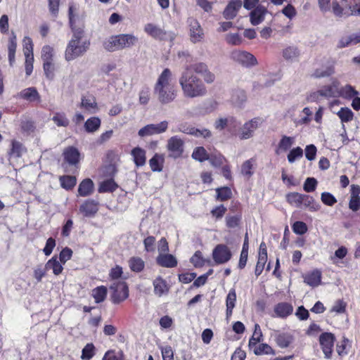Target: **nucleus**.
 I'll return each mask as SVG.
<instances>
[{
  "label": "nucleus",
  "mask_w": 360,
  "mask_h": 360,
  "mask_svg": "<svg viewBox=\"0 0 360 360\" xmlns=\"http://www.w3.org/2000/svg\"><path fill=\"white\" fill-rule=\"evenodd\" d=\"M22 42L24 55L33 54V43L32 39L29 37H25Z\"/></svg>",
  "instance_id": "obj_64"
},
{
  "label": "nucleus",
  "mask_w": 360,
  "mask_h": 360,
  "mask_svg": "<svg viewBox=\"0 0 360 360\" xmlns=\"http://www.w3.org/2000/svg\"><path fill=\"white\" fill-rule=\"evenodd\" d=\"M349 207L354 212L360 209V186L359 185H351Z\"/></svg>",
  "instance_id": "obj_17"
},
{
  "label": "nucleus",
  "mask_w": 360,
  "mask_h": 360,
  "mask_svg": "<svg viewBox=\"0 0 360 360\" xmlns=\"http://www.w3.org/2000/svg\"><path fill=\"white\" fill-rule=\"evenodd\" d=\"M143 30L148 35L155 39L172 41L175 38L174 32H167L159 25L152 22L146 23Z\"/></svg>",
  "instance_id": "obj_4"
},
{
  "label": "nucleus",
  "mask_w": 360,
  "mask_h": 360,
  "mask_svg": "<svg viewBox=\"0 0 360 360\" xmlns=\"http://www.w3.org/2000/svg\"><path fill=\"white\" fill-rule=\"evenodd\" d=\"M80 107L90 113H96L98 110L96 99L91 95L82 97Z\"/></svg>",
  "instance_id": "obj_19"
},
{
  "label": "nucleus",
  "mask_w": 360,
  "mask_h": 360,
  "mask_svg": "<svg viewBox=\"0 0 360 360\" xmlns=\"http://www.w3.org/2000/svg\"><path fill=\"white\" fill-rule=\"evenodd\" d=\"M262 338V333L259 324L255 325V330L252 336L249 340V347L252 348L256 346L261 340Z\"/></svg>",
  "instance_id": "obj_42"
},
{
  "label": "nucleus",
  "mask_w": 360,
  "mask_h": 360,
  "mask_svg": "<svg viewBox=\"0 0 360 360\" xmlns=\"http://www.w3.org/2000/svg\"><path fill=\"white\" fill-rule=\"evenodd\" d=\"M330 10L336 17L347 18L349 16V9L345 11L337 1L332 2Z\"/></svg>",
  "instance_id": "obj_40"
},
{
  "label": "nucleus",
  "mask_w": 360,
  "mask_h": 360,
  "mask_svg": "<svg viewBox=\"0 0 360 360\" xmlns=\"http://www.w3.org/2000/svg\"><path fill=\"white\" fill-rule=\"evenodd\" d=\"M274 311L278 316L285 318L292 313L293 307L289 303L281 302L275 307Z\"/></svg>",
  "instance_id": "obj_28"
},
{
  "label": "nucleus",
  "mask_w": 360,
  "mask_h": 360,
  "mask_svg": "<svg viewBox=\"0 0 360 360\" xmlns=\"http://www.w3.org/2000/svg\"><path fill=\"white\" fill-rule=\"evenodd\" d=\"M281 13L283 14L289 20H292L296 17L297 12L292 4H288L281 10Z\"/></svg>",
  "instance_id": "obj_57"
},
{
  "label": "nucleus",
  "mask_w": 360,
  "mask_h": 360,
  "mask_svg": "<svg viewBox=\"0 0 360 360\" xmlns=\"http://www.w3.org/2000/svg\"><path fill=\"white\" fill-rule=\"evenodd\" d=\"M292 231L297 235H303L307 231V224L303 221H295L292 226Z\"/></svg>",
  "instance_id": "obj_61"
},
{
  "label": "nucleus",
  "mask_w": 360,
  "mask_h": 360,
  "mask_svg": "<svg viewBox=\"0 0 360 360\" xmlns=\"http://www.w3.org/2000/svg\"><path fill=\"white\" fill-rule=\"evenodd\" d=\"M319 341L325 356L329 359L333 352L335 341L334 335L330 333H324L321 335Z\"/></svg>",
  "instance_id": "obj_14"
},
{
  "label": "nucleus",
  "mask_w": 360,
  "mask_h": 360,
  "mask_svg": "<svg viewBox=\"0 0 360 360\" xmlns=\"http://www.w3.org/2000/svg\"><path fill=\"white\" fill-rule=\"evenodd\" d=\"M101 121L98 117L89 118L84 123L85 130L89 133L97 131L101 126Z\"/></svg>",
  "instance_id": "obj_36"
},
{
  "label": "nucleus",
  "mask_w": 360,
  "mask_h": 360,
  "mask_svg": "<svg viewBox=\"0 0 360 360\" xmlns=\"http://www.w3.org/2000/svg\"><path fill=\"white\" fill-rule=\"evenodd\" d=\"M63 264L60 261H58L56 257H53L51 259H49L46 264V268L47 270L51 269L53 273L58 276L59 275L63 269Z\"/></svg>",
  "instance_id": "obj_32"
},
{
  "label": "nucleus",
  "mask_w": 360,
  "mask_h": 360,
  "mask_svg": "<svg viewBox=\"0 0 360 360\" xmlns=\"http://www.w3.org/2000/svg\"><path fill=\"white\" fill-rule=\"evenodd\" d=\"M121 49L131 47L138 41V38L131 34H118Z\"/></svg>",
  "instance_id": "obj_27"
},
{
  "label": "nucleus",
  "mask_w": 360,
  "mask_h": 360,
  "mask_svg": "<svg viewBox=\"0 0 360 360\" xmlns=\"http://www.w3.org/2000/svg\"><path fill=\"white\" fill-rule=\"evenodd\" d=\"M276 341L280 347L285 348L288 347L291 343L292 338L288 334L281 333L276 336Z\"/></svg>",
  "instance_id": "obj_49"
},
{
  "label": "nucleus",
  "mask_w": 360,
  "mask_h": 360,
  "mask_svg": "<svg viewBox=\"0 0 360 360\" xmlns=\"http://www.w3.org/2000/svg\"><path fill=\"white\" fill-rule=\"evenodd\" d=\"M347 302L342 300H338L334 302L330 311L337 314H344L346 311Z\"/></svg>",
  "instance_id": "obj_51"
},
{
  "label": "nucleus",
  "mask_w": 360,
  "mask_h": 360,
  "mask_svg": "<svg viewBox=\"0 0 360 360\" xmlns=\"http://www.w3.org/2000/svg\"><path fill=\"white\" fill-rule=\"evenodd\" d=\"M357 94L358 91H356L351 85H345V86L339 89L338 96H341L347 99L352 98Z\"/></svg>",
  "instance_id": "obj_41"
},
{
  "label": "nucleus",
  "mask_w": 360,
  "mask_h": 360,
  "mask_svg": "<svg viewBox=\"0 0 360 360\" xmlns=\"http://www.w3.org/2000/svg\"><path fill=\"white\" fill-rule=\"evenodd\" d=\"M303 156V150L297 146L296 148H292L288 153L287 158L288 161L290 163H293L296 160L302 158Z\"/></svg>",
  "instance_id": "obj_50"
},
{
  "label": "nucleus",
  "mask_w": 360,
  "mask_h": 360,
  "mask_svg": "<svg viewBox=\"0 0 360 360\" xmlns=\"http://www.w3.org/2000/svg\"><path fill=\"white\" fill-rule=\"evenodd\" d=\"M340 83L338 80H333L330 85L323 86L316 92H313L309 95L307 100L309 102L316 101L319 96L336 97L338 96Z\"/></svg>",
  "instance_id": "obj_5"
},
{
  "label": "nucleus",
  "mask_w": 360,
  "mask_h": 360,
  "mask_svg": "<svg viewBox=\"0 0 360 360\" xmlns=\"http://www.w3.org/2000/svg\"><path fill=\"white\" fill-rule=\"evenodd\" d=\"M267 261V256L258 255V260L255 268V275L259 276L264 270L265 264Z\"/></svg>",
  "instance_id": "obj_63"
},
{
  "label": "nucleus",
  "mask_w": 360,
  "mask_h": 360,
  "mask_svg": "<svg viewBox=\"0 0 360 360\" xmlns=\"http://www.w3.org/2000/svg\"><path fill=\"white\" fill-rule=\"evenodd\" d=\"M192 158L199 162H203L209 159V155L203 147H197L192 153Z\"/></svg>",
  "instance_id": "obj_44"
},
{
  "label": "nucleus",
  "mask_w": 360,
  "mask_h": 360,
  "mask_svg": "<svg viewBox=\"0 0 360 360\" xmlns=\"http://www.w3.org/2000/svg\"><path fill=\"white\" fill-rule=\"evenodd\" d=\"M240 124L237 119L233 116L220 117L214 122V127L217 130H223L226 127H230V131L233 130Z\"/></svg>",
  "instance_id": "obj_18"
},
{
  "label": "nucleus",
  "mask_w": 360,
  "mask_h": 360,
  "mask_svg": "<svg viewBox=\"0 0 360 360\" xmlns=\"http://www.w3.org/2000/svg\"><path fill=\"white\" fill-rule=\"evenodd\" d=\"M98 210V202L94 200L84 201L79 207V212L85 217H94Z\"/></svg>",
  "instance_id": "obj_16"
},
{
  "label": "nucleus",
  "mask_w": 360,
  "mask_h": 360,
  "mask_svg": "<svg viewBox=\"0 0 360 360\" xmlns=\"http://www.w3.org/2000/svg\"><path fill=\"white\" fill-rule=\"evenodd\" d=\"M256 166V160L250 158L245 161L241 165V174L246 178H250L254 174Z\"/></svg>",
  "instance_id": "obj_30"
},
{
  "label": "nucleus",
  "mask_w": 360,
  "mask_h": 360,
  "mask_svg": "<svg viewBox=\"0 0 360 360\" xmlns=\"http://www.w3.org/2000/svg\"><path fill=\"white\" fill-rule=\"evenodd\" d=\"M94 355V346L87 344L82 349L81 358L83 360H90Z\"/></svg>",
  "instance_id": "obj_59"
},
{
  "label": "nucleus",
  "mask_w": 360,
  "mask_h": 360,
  "mask_svg": "<svg viewBox=\"0 0 360 360\" xmlns=\"http://www.w3.org/2000/svg\"><path fill=\"white\" fill-rule=\"evenodd\" d=\"M184 141L179 136L170 137L166 146L169 156L174 159L181 157L184 152Z\"/></svg>",
  "instance_id": "obj_6"
},
{
  "label": "nucleus",
  "mask_w": 360,
  "mask_h": 360,
  "mask_svg": "<svg viewBox=\"0 0 360 360\" xmlns=\"http://www.w3.org/2000/svg\"><path fill=\"white\" fill-rule=\"evenodd\" d=\"M63 156L66 162L70 165L76 166L79 161L80 154L76 148L70 146L65 149Z\"/></svg>",
  "instance_id": "obj_21"
},
{
  "label": "nucleus",
  "mask_w": 360,
  "mask_h": 360,
  "mask_svg": "<svg viewBox=\"0 0 360 360\" xmlns=\"http://www.w3.org/2000/svg\"><path fill=\"white\" fill-rule=\"evenodd\" d=\"M236 302V294H228L226 297V316H231L235 304Z\"/></svg>",
  "instance_id": "obj_56"
},
{
  "label": "nucleus",
  "mask_w": 360,
  "mask_h": 360,
  "mask_svg": "<svg viewBox=\"0 0 360 360\" xmlns=\"http://www.w3.org/2000/svg\"><path fill=\"white\" fill-rule=\"evenodd\" d=\"M264 120L259 117H255L246 121L237 130H233V134L240 140L250 139L254 136L255 131L263 124Z\"/></svg>",
  "instance_id": "obj_3"
},
{
  "label": "nucleus",
  "mask_w": 360,
  "mask_h": 360,
  "mask_svg": "<svg viewBox=\"0 0 360 360\" xmlns=\"http://www.w3.org/2000/svg\"><path fill=\"white\" fill-rule=\"evenodd\" d=\"M334 73V68L328 66L326 68H317L315 70L313 75L315 77H328Z\"/></svg>",
  "instance_id": "obj_54"
},
{
  "label": "nucleus",
  "mask_w": 360,
  "mask_h": 360,
  "mask_svg": "<svg viewBox=\"0 0 360 360\" xmlns=\"http://www.w3.org/2000/svg\"><path fill=\"white\" fill-rule=\"evenodd\" d=\"M130 270L135 273L141 272L145 267V262L139 257H131L128 260Z\"/></svg>",
  "instance_id": "obj_29"
},
{
  "label": "nucleus",
  "mask_w": 360,
  "mask_h": 360,
  "mask_svg": "<svg viewBox=\"0 0 360 360\" xmlns=\"http://www.w3.org/2000/svg\"><path fill=\"white\" fill-rule=\"evenodd\" d=\"M17 48L16 36L12 33V37L9 39L8 45V56L11 65H13L15 62V54Z\"/></svg>",
  "instance_id": "obj_33"
},
{
  "label": "nucleus",
  "mask_w": 360,
  "mask_h": 360,
  "mask_svg": "<svg viewBox=\"0 0 360 360\" xmlns=\"http://www.w3.org/2000/svg\"><path fill=\"white\" fill-rule=\"evenodd\" d=\"M268 13L267 9L262 5L256 6L250 13V22L252 25L262 23Z\"/></svg>",
  "instance_id": "obj_15"
},
{
  "label": "nucleus",
  "mask_w": 360,
  "mask_h": 360,
  "mask_svg": "<svg viewBox=\"0 0 360 360\" xmlns=\"http://www.w3.org/2000/svg\"><path fill=\"white\" fill-rule=\"evenodd\" d=\"M189 27V37L192 43L196 44L203 41L205 34L200 22L193 18L188 20Z\"/></svg>",
  "instance_id": "obj_10"
},
{
  "label": "nucleus",
  "mask_w": 360,
  "mask_h": 360,
  "mask_svg": "<svg viewBox=\"0 0 360 360\" xmlns=\"http://www.w3.org/2000/svg\"><path fill=\"white\" fill-rule=\"evenodd\" d=\"M252 348H254V353L256 355L271 354L274 353L272 348L267 344L257 345Z\"/></svg>",
  "instance_id": "obj_53"
},
{
  "label": "nucleus",
  "mask_w": 360,
  "mask_h": 360,
  "mask_svg": "<svg viewBox=\"0 0 360 360\" xmlns=\"http://www.w3.org/2000/svg\"><path fill=\"white\" fill-rule=\"evenodd\" d=\"M131 155L136 167H142L146 164V151L143 148L139 147L134 148L131 150Z\"/></svg>",
  "instance_id": "obj_24"
},
{
  "label": "nucleus",
  "mask_w": 360,
  "mask_h": 360,
  "mask_svg": "<svg viewBox=\"0 0 360 360\" xmlns=\"http://www.w3.org/2000/svg\"><path fill=\"white\" fill-rule=\"evenodd\" d=\"M337 115L340 119L342 123L348 122L352 120L354 117L353 112L348 108H341L337 112Z\"/></svg>",
  "instance_id": "obj_45"
},
{
  "label": "nucleus",
  "mask_w": 360,
  "mask_h": 360,
  "mask_svg": "<svg viewBox=\"0 0 360 360\" xmlns=\"http://www.w3.org/2000/svg\"><path fill=\"white\" fill-rule=\"evenodd\" d=\"M120 41L118 35L111 36L105 39L103 41V47L108 51L113 52L121 50Z\"/></svg>",
  "instance_id": "obj_25"
},
{
  "label": "nucleus",
  "mask_w": 360,
  "mask_h": 360,
  "mask_svg": "<svg viewBox=\"0 0 360 360\" xmlns=\"http://www.w3.org/2000/svg\"><path fill=\"white\" fill-rule=\"evenodd\" d=\"M303 195L304 194H301L299 193H290L287 195L286 198L288 202L292 206L295 207H300L303 202Z\"/></svg>",
  "instance_id": "obj_38"
},
{
  "label": "nucleus",
  "mask_w": 360,
  "mask_h": 360,
  "mask_svg": "<svg viewBox=\"0 0 360 360\" xmlns=\"http://www.w3.org/2000/svg\"><path fill=\"white\" fill-rule=\"evenodd\" d=\"M164 158L162 155L155 154L150 160L149 165L153 172H160L162 169V162Z\"/></svg>",
  "instance_id": "obj_39"
},
{
  "label": "nucleus",
  "mask_w": 360,
  "mask_h": 360,
  "mask_svg": "<svg viewBox=\"0 0 360 360\" xmlns=\"http://www.w3.org/2000/svg\"><path fill=\"white\" fill-rule=\"evenodd\" d=\"M241 6L242 1L240 0L231 1L224 11V17L227 20L233 19L236 16Z\"/></svg>",
  "instance_id": "obj_20"
},
{
  "label": "nucleus",
  "mask_w": 360,
  "mask_h": 360,
  "mask_svg": "<svg viewBox=\"0 0 360 360\" xmlns=\"http://www.w3.org/2000/svg\"><path fill=\"white\" fill-rule=\"evenodd\" d=\"M295 143V138L288 136H283L281 139L278 145V149L276 150V153H279L280 152H285L290 148V147Z\"/></svg>",
  "instance_id": "obj_31"
},
{
  "label": "nucleus",
  "mask_w": 360,
  "mask_h": 360,
  "mask_svg": "<svg viewBox=\"0 0 360 360\" xmlns=\"http://www.w3.org/2000/svg\"><path fill=\"white\" fill-rule=\"evenodd\" d=\"M117 188V185L112 179H108L101 183L98 192L106 193L112 192Z\"/></svg>",
  "instance_id": "obj_43"
},
{
  "label": "nucleus",
  "mask_w": 360,
  "mask_h": 360,
  "mask_svg": "<svg viewBox=\"0 0 360 360\" xmlns=\"http://www.w3.org/2000/svg\"><path fill=\"white\" fill-rule=\"evenodd\" d=\"M153 94L158 101L162 105H167L173 102L176 97L175 86L153 89Z\"/></svg>",
  "instance_id": "obj_8"
},
{
  "label": "nucleus",
  "mask_w": 360,
  "mask_h": 360,
  "mask_svg": "<svg viewBox=\"0 0 360 360\" xmlns=\"http://www.w3.org/2000/svg\"><path fill=\"white\" fill-rule=\"evenodd\" d=\"M53 56V49L50 46H44L41 50V58L43 62H52Z\"/></svg>",
  "instance_id": "obj_58"
},
{
  "label": "nucleus",
  "mask_w": 360,
  "mask_h": 360,
  "mask_svg": "<svg viewBox=\"0 0 360 360\" xmlns=\"http://www.w3.org/2000/svg\"><path fill=\"white\" fill-rule=\"evenodd\" d=\"M94 191V183L90 179H84L79 185L78 194L85 197L91 195Z\"/></svg>",
  "instance_id": "obj_26"
},
{
  "label": "nucleus",
  "mask_w": 360,
  "mask_h": 360,
  "mask_svg": "<svg viewBox=\"0 0 360 360\" xmlns=\"http://www.w3.org/2000/svg\"><path fill=\"white\" fill-rule=\"evenodd\" d=\"M212 257L217 264H224L231 259V252L226 245H218L212 252Z\"/></svg>",
  "instance_id": "obj_12"
},
{
  "label": "nucleus",
  "mask_w": 360,
  "mask_h": 360,
  "mask_svg": "<svg viewBox=\"0 0 360 360\" xmlns=\"http://www.w3.org/2000/svg\"><path fill=\"white\" fill-rule=\"evenodd\" d=\"M174 86V80L172 71L169 68H165L158 76L153 89L167 88Z\"/></svg>",
  "instance_id": "obj_13"
},
{
  "label": "nucleus",
  "mask_w": 360,
  "mask_h": 360,
  "mask_svg": "<svg viewBox=\"0 0 360 360\" xmlns=\"http://www.w3.org/2000/svg\"><path fill=\"white\" fill-rule=\"evenodd\" d=\"M76 7L73 5L69 7V21L73 34L68 44L65 52V58L68 61L73 60L83 56L89 49L90 42L84 37V32L82 28L74 26Z\"/></svg>",
  "instance_id": "obj_1"
},
{
  "label": "nucleus",
  "mask_w": 360,
  "mask_h": 360,
  "mask_svg": "<svg viewBox=\"0 0 360 360\" xmlns=\"http://www.w3.org/2000/svg\"><path fill=\"white\" fill-rule=\"evenodd\" d=\"M191 263L196 268L202 267L207 260L202 257L200 251H196L190 259Z\"/></svg>",
  "instance_id": "obj_48"
},
{
  "label": "nucleus",
  "mask_w": 360,
  "mask_h": 360,
  "mask_svg": "<svg viewBox=\"0 0 360 360\" xmlns=\"http://www.w3.org/2000/svg\"><path fill=\"white\" fill-rule=\"evenodd\" d=\"M155 292H166L169 290L166 281L161 278H157L153 281Z\"/></svg>",
  "instance_id": "obj_55"
},
{
  "label": "nucleus",
  "mask_w": 360,
  "mask_h": 360,
  "mask_svg": "<svg viewBox=\"0 0 360 360\" xmlns=\"http://www.w3.org/2000/svg\"><path fill=\"white\" fill-rule=\"evenodd\" d=\"M316 179L314 177H308L304 181L303 188L306 192L310 193L316 189Z\"/></svg>",
  "instance_id": "obj_62"
},
{
  "label": "nucleus",
  "mask_w": 360,
  "mask_h": 360,
  "mask_svg": "<svg viewBox=\"0 0 360 360\" xmlns=\"http://www.w3.org/2000/svg\"><path fill=\"white\" fill-rule=\"evenodd\" d=\"M25 152V148L23 145L15 140L11 142V148L8 153L10 157L19 158Z\"/></svg>",
  "instance_id": "obj_35"
},
{
  "label": "nucleus",
  "mask_w": 360,
  "mask_h": 360,
  "mask_svg": "<svg viewBox=\"0 0 360 360\" xmlns=\"http://www.w3.org/2000/svg\"><path fill=\"white\" fill-rule=\"evenodd\" d=\"M231 102L238 106H240L246 101V94L242 89H236L232 91Z\"/></svg>",
  "instance_id": "obj_37"
},
{
  "label": "nucleus",
  "mask_w": 360,
  "mask_h": 360,
  "mask_svg": "<svg viewBox=\"0 0 360 360\" xmlns=\"http://www.w3.org/2000/svg\"><path fill=\"white\" fill-rule=\"evenodd\" d=\"M301 56V49L295 44L288 45L282 50V57L288 63H293L298 62Z\"/></svg>",
  "instance_id": "obj_11"
},
{
  "label": "nucleus",
  "mask_w": 360,
  "mask_h": 360,
  "mask_svg": "<svg viewBox=\"0 0 360 360\" xmlns=\"http://www.w3.org/2000/svg\"><path fill=\"white\" fill-rule=\"evenodd\" d=\"M231 58L246 68L254 66L257 63L256 58L252 54L242 50L233 51L231 53Z\"/></svg>",
  "instance_id": "obj_7"
},
{
  "label": "nucleus",
  "mask_w": 360,
  "mask_h": 360,
  "mask_svg": "<svg viewBox=\"0 0 360 360\" xmlns=\"http://www.w3.org/2000/svg\"><path fill=\"white\" fill-rule=\"evenodd\" d=\"M179 82L183 95L186 98L202 97L207 94V89L201 79L196 76L188 67L181 72Z\"/></svg>",
  "instance_id": "obj_2"
},
{
  "label": "nucleus",
  "mask_w": 360,
  "mask_h": 360,
  "mask_svg": "<svg viewBox=\"0 0 360 360\" xmlns=\"http://www.w3.org/2000/svg\"><path fill=\"white\" fill-rule=\"evenodd\" d=\"M157 263L163 267L172 268L176 266L177 261L172 255L164 253L159 254Z\"/></svg>",
  "instance_id": "obj_22"
},
{
  "label": "nucleus",
  "mask_w": 360,
  "mask_h": 360,
  "mask_svg": "<svg viewBox=\"0 0 360 360\" xmlns=\"http://www.w3.org/2000/svg\"><path fill=\"white\" fill-rule=\"evenodd\" d=\"M61 186L67 190L72 189L77 183V179L72 176H64L60 178Z\"/></svg>",
  "instance_id": "obj_46"
},
{
  "label": "nucleus",
  "mask_w": 360,
  "mask_h": 360,
  "mask_svg": "<svg viewBox=\"0 0 360 360\" xmlns=\"http://www.w3.org/2000/svg\"><path fill=\"white\" fill-rule=\"evenodd\" d=\"M18 97L27 100L30 102L40 101V96L37 89L34 87H29L22 90L19 93Z\"/></svg>",
  "instance_id": "obj_23"
},
{
  "label": "nucleus",
  "mask_w": 360,
  "mask_h": 360,
  "mask_svg": "<svg viewBox=\"0 0 360 360\" xmlns=\"http://www.w3.org/2000/svg\"><path fill=\"white\" fill-rule=\"evenodd\" d=\"M52 120L58 127H66L69 125L70 121L64 113H56Z\"/></svg>",
  "instance_id": "obj_52"
},
{
  "label": "nucleus",
  "mask_w": 360,
  "mask_h": 360,
  "mask_svg": "<svg viewBox=\"0 0 360 360\" xmlns=\"http://www.w3.org/2000/svg\"><path fill=\"white\" fill-rule=\"evenodd\" d=\"M321 272L315 270L304 276V282L311 286H316L321 283Z\"/></svg>",
  "instance_id": "obj_34"
},
{
  "label": "nucleus",
  "mask_w": 360,
  "mask_h": 360,
  "mask_svg": "<svg viewBox=\"0 0 360 360\" xmlns=\"http://www.w3.org/2000/svg\"><path fill=\"white\" fill-rule=\"evenodd\" d=\"M217 193V199L224 201L231 198L232 193L229 187H222L216 190Z\"/></svg>",
  "instance_id": "obj_60"
},
{
  "label": "nucleus",
  "mask_w": 360,
  "mask_h": 360,
  "mask_svg": "<svg viewBox=\"0 0 360 360\" xmlns=\"http://www.w3.org/2000/svg\"><path fill=\"white\" fill-rule=\"evenodd\" d=\"M302 204L310 211H317L320 209V205L316 202L312 197L307 195H303Z\"/></svg>",
  "instance_id": "obj_47"
},
{
  "label": "nucleus",
  "mask_w": 360,
  "mask_h": 360,
  "mask_svg": "<svg viewBox=\"0 0 360 360\" xmlns=\"http://www.w3.org/2000/svg\"><path fill=\"white\" fill-rule=\"evenodd\" d=\"M168 124L169 123L166 120L162 121L158 124H149L141 128L138 131V134L141 137L160 134L167 131Z\"/></svg>",
  "instance_id": "obj_9"
}]
</instances>
